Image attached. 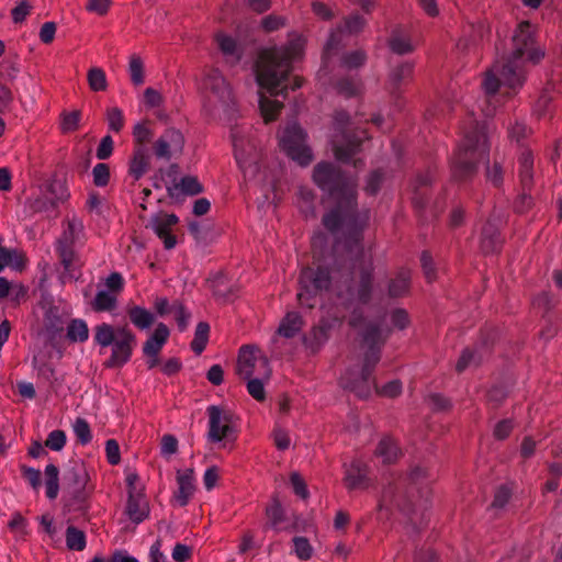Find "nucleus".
<instances>
[{
  "label": "nucleus",
  "mask_w": 562,
  "mask_h": 562,
  "mask_svg": "<svg viewBox=\"0 0 562 562\" xmlns=\"http://www.w3.org/2000/svg\"><path fill=\"white\" fill-rule=\"evenodd\" d=\"M91 305L95 312L112 311L116 306V297L106 291H99Z\"/></svg>",
  "instance_id": "40"
},
{
  "label": "nucleus",
  "mask_w": 562,
  "mask_h": 562,
  "mask_svg": "<svg viewBox=\"0 0 562 562\" xmlns=\"http://www.w3.org/2000/svg\"><path fill=\"white\" fill-rule=\"evenodd\" d=\"M294 551L300 560H308L312 557L313 548L305 537H295L293 539Z\"/></svg>",
  "instance_id": "54"
},
{
  "label": "nucleus",
  "mask_w": 562,
  "mask_h": 562,
  "mask_svg": "<svg viewBox=\"0 0 562 562\" xmlns=\"http://www.w3.org/2000/svg\"><path fill=\"white\" fill-rule=\"evenodd\" d=\"M259 350L255 346L245 345L239 349L236 373L239 378L246 380L255 374L261 375L268 380L271 375V369L267 357L257 356Z\"/></svg>",
  "instance_id": "11"
},
{
  "label": "nucleus",
  "mask_w": 562,
  "mask_h": 562,
  "mask_svg": "<svg viewBox=\"0 0 562 562\" xmlns=\"http://www.w3.org/2000/svg\"><path fill=\"white\" fill-rule=\"evenodd\" d=\"M149 156L143 146L135 148L133 157L130 162V175L135 179H140L148 170Z\"/></svg>",
  "instance_id": "26"
},
{
  "label": "nucleus",
  "mask_w": 562,
  "mask_h": 562,
  "mask_svg": "<svg viewBox=\"0 0 562 562\" xmlns=\"http://www.w3.org/2000/svg\"><path fill=\"white\" fill-rule=\"evenodd\" d=\"M383 175L379 170L371 172L368 177L367 184L364 188L366 192L371 195L376 194L378 191L380 190Z\"/></svg>",
  "instance_id": "63"
},
{
  "label": "nucleus",
  "mask_w": 562,
  "mask_h": 562,
  "mask_svg": "<svg viewBox=\"0 0 562 562\" xmlns=\"http://www.w3.org/2000/svg\"><path fill=\"white\" fill-rule=\"evenodd\" d=\"M66 544L69 550L82 551L86 548V535L75 526L66 530Z\"/></svg>",
  "instance_id": "38"
},
{
  "label": "nucleus",
  "mask_w": 562,
  "mask_h": 562,
  "mask_svg": "<svg viewBox=\"0 0 562 562\" xmlns=\"http://www.w3.org/2000/svg\"><path fill=\"white\" fill-rule=\"evenodd\" d=\"M177 223L178 217L175 214H157L150 221L151 228L164 241L166 249H172L177 244L176 236L170 233L171 227Z\"/></svg>",
  "instance_id": "18"
},
{
  "label": "nucleus",
  "mask_w": 562,
  "mask_h": 562,
  "mask_svg": "<svg viewBox=\"0 0 562 562\" xmlns=\"http://www.w3.org/2000/svg\"><path fill=\"white\" fill-rule=\"evenodd\" d=\"M128 71L131 75V81L135 86H140L144 83V64L139 56L132 55L128 64Z\"/></svg>",
  "instance_id": "41"
},
{
  "label": "nucleus",
  "mask_w": 562,
  "mask_h": 562,
  "mask_svg": "<svg viewBox=\"0 0 562 562\" xmlns=\"http://www.w3.org/2000/svg\"><path fill=\"white\" fill-rule=\"evenodd\" d=\"M114 148L113 138L110 135H105L100 140V144L97 148L95 156L100 160H105L111 157Z\"/></svg>",
  "instance_id": "58"
},
{
  "label": "nucleus",
  "mask_w": 562,
  "mask_h": 562,
  "mask_svg": "<svg viewBox=\"0 0 562 562\" xmlns=\"http://www.w3.org/2000/svg\"><path fill=\"white\" fill-rule=\"evenodd\" d=\"M302 52L303 41L300 37L291 40L285 46L263 49L256 61V80L259 87L270 95H285L292 61Z\"/></svg>",
  "instance_id": "3"
},
{
  "label": "nucleus",
  "mask_w": 562,
  "mask_h": 562,
  "mask_svg": "<svg viewBox=\"0 0 562 562\" xmlns=\"http://www.w3.org/2000/svg\"><path fill=\"white\" fill-rule=\"evenodd\" d=\"M285 25V19L283 16L270 14L261 20V26L266 32H273Z\"/></svg>",
  "instance_id": "61"
},
{
  "label": "nucleus",
  "mask_w": 562,
  "mask_h": 562,
  "mask_svg": "<svg viewBox=\"0 0 562 562\" xmlns=\"http://www.w3.org/2000/svg\"><path fill=\"white\" fill-rule=\"evenodd\" d=\"M106 458L110 464L115 465L121 461L120 446L115 439H109L105 442Z\"/></svg>",
  "instance_id": "62"
},
{
  "label": "nucleus",
  "mask_w": 562,
  "mask_h": 562,
  "mask_svg": "<svg viewBox=\"0 0 562 562\" xmlns=\"http://www.w3.org/2000/svg\"><path fill=\"white\" fill-rule=\"evenodd\" d=\"M432 181L430 173L419 175L416 179L415 187V196L413 198V203L416 207H424L426 202L423 199L424 193L422 192L423 188L429 186Z\"/></svg>",
  "instance_id": "49"
},
{
  "label": "nucleus",
  "mask_w": 562,
  "mask_h": 562,
  "mask_svg": "<svg viewBox=\"0 0 562 562\" xmlns=\"http://www.w3.org/2000/svg\"><path fill=\"white\" fill-rule=\"evenodd\" d=\"M204 88L209 92V101L218 104L224 111L234 104L229 85L217 69H211L204 78Z\"/></svg>",
  "instance_id": "13"
},
{
  "label": "nucleus",
  "mask_w": 562,
  "mask_h": 562,
  "mask_svg": "<svg viewBox=\"0 0 562 562\" xmlns=\"http://www.w3.org/2000/svg\"><path fill=\"white\" fill-rule=\"evenodd\" d=\"M44 191L49 195V199H52L56 206L69 196L66 184L57 179L50 180L44 187Z\"/></svg>",
  "instance_id": "33"
},
{
  "label": "nucleus",
  "mask_w": 562,
  "mask_h": 562,
  "mask_svg": "<svg viewBox=\"0 0 562 562\" xmlns=\"http://www.w3.org/2000/svg\"><path fill=\"white\" fill-rule=\"evenodd\" d=\"M209 415V432L207 439L211 442H220L228 438L233 431V415L229 411H225L218 406L212 405L207 407Z\"/></svg>",
  "instance_id": "14"
},
{
  "label": "nucleus",
  "mask_w": 562,
  "mask_h": 562,
  "mask_svg": "<svg viewBox=\"0 0 562 562\" xmlns=\"http://www.w3.org/2000/svg\"><path fill=\"white\" fill-rule=\"evenodd\" d=\"M127 315L132 324L138 329H147L154 324V315L146 308L133 305L127 308Z\"/></svg>",
  "instance_id": "28"
},
{
  "label": "nucleus",
  "mask_w": 562,
  "mask_h": 562,
  "mask_svg": "<svg viewBox=\"0 0 562 562\" xmlns=\"http://www.w3.org/2000/svg\"><path fill=\"white\" fill-rule=\"evenodd\" d=\"M518 176L524 191L533 187V156L530 150L524 149L518 158Z\"/></svg>",
  "instance_id": "22"
},
{
  "label": "nucleus",
  "mask_w": 562,
  "mask_h": 562,
  "mask_svg": "<svg viewBox=\"0 0 562 562\" xmlns=\"http://www.w3.org/2000/svg\"><path fill=\"white\" fill-rule=\"evenodd\" d=\"M23 477L29 481L34 490H38L42 485V473L40 470L23 465L21 468Z\"/></svg>",
  "instance_id": "60"
},
{
  "label": "nucleus",
  "mask_w": 562,
  "mask_h": 562,
  "mask_svg": "<svg viewBox=\"0 0 562 562\" xmlns=\"http://www.w3.org/2000/svg\"><path fill=\"white\" fill-rule=\"evenodd\" d=\"M368 481V467L361 460H353L345 465L344 483L349 491L366 488Z\"/></svg>",
  "instance_id": "19"
},
{
  "label": "nucleus",
  "mask_w": 562,
  "mask_h": 562,
  "mask_svg": "<svg viewBox=\"0 0 562 562\" xmlns=\"http://www.w3.org/2000/svg\"><path fill=\"white\" fill-rule=\"evenodd\" d=\"M366 23L361 15L352 14L345 19V29L350 34H357L363 30Z\"/></svg>",
  "instance_id": "59"
},
{
  "label": "nucleus",
  "mask_w": 562,
  "mask_h": 562,
  "mask_svg": "<svg viewBox=\"0 0 562 562\" xmlns=\"http://www.w3.org/2000/svg\"><path fill=\"white\" fill-rule=\"evenodd\" d=\"M207 283L210 289L212 290L214 296L217 300H222L223 302H228L236 296L237 288L234 284H231L226 277L222 273L216 274L212 279H207Z\"/></svg>",
  "instance_id": "24"
},
{
  "label": "nucleus",
  "mask_w": 562,
  "mask_h": 562,
  "mask_svg": "<svg viewBox=\"0 0 562 562\" xmlns=\"http://www.w3.org/2000/svg\"><path fill=\"white\" fill-rule=\"evenodd\" d=\"M490 153L485 123L472 121L464 132V137L459 146L452 162L451 176L456 181H468L477 171V165Z\"/></svg>",
  "instance_id": "5"
},
{
  "label": "nucleus",
  "mask_w": 562,
  "mask_h": 562,
  "mask_svg": "<svg viewBox=\"0 0 562 562\" xmlns=\"http://www.w3.org/2000/svg\"><path fill=\"white\" fill-rule=\"evenodd\" d=\"M87 80L89 88L94 91H104L108 87L106 76L102 68L92 67L88 70Z\"/></svg>",
  "instance_id": "37"
},
{
  "label": "nucleus",
  "mask_w": 562,
  "mask_h": 562,
  "mask_svg": "<svg viewBox=\"0 0 562 562\" xmlns=\"http://www.w3.org/2000/svg\"><path fill=\"white\" fill-rule=\"evenodd\" d=\"M303 321L299 313L289 312L281 321L278 334L285 338L294 337L302 328Z\"/></svg>",
  "instance_id": "27"
},
{
  "label": "nucleus",
  "mask_w": 562,
  "mask_h": 562,
  "mask_svg": "<svg viewBox=\"0 0 562 562\" xmlns=\"http://www.w3.org/2000/svg\"><path fill=\"white\" fill-rule=\"evenodd\" d=\"M74 432L81 445H87L92 439L90 426L85 418L79 417L75 420Z\"/></svg>",
  "instance_id": "48"
},
{
  "label": "nucleus",
  "mask_w": 562,
  "mask_h": 562,
  "mask_svg": "<svg viewBox=\"0 0 562 562\" xmlns=\"http://www.w3.org/2000/svg\"><path fill=\"white\" fill-rule=\"evenodd\" d=\"M390 333L391 329H383L379 323H367L362 339L368 350L364 353L361 371L348 370L340 380L344 389L353 392L360 398L370 396V376L381 359V349Z\"/></svg>",
  "instance_id": "4"
},
{
  "label": "nucleus",
  "mask_w": 562,
  "mask_h": 562,
  "mask_svg": "<svg viewBox=\"0 0 562 562\" xmlns=\"http://www.w3.org/2000/svg\"><path fill=\"white\" fill-rule=\"evenodd\" d=\"M282 106L281 102L271 100L263 93L259 94V109L266 123L276 120Z\"/></svg>",
  "instance_id": "31"
},
{
  "label": "nucleus",
  "mask_w": 562,
  "mask_h": 562,
  "mask_svg": "<svg viewBox=\"0 0 562 562\" xmlns=\"http://www.w3.org/2000/svg\"><path fill=\"white\" fill-rule=\"evenodd\" d=\"M105 120L111 132L120 133L124 128V115L122 110L117 106L106 109Z\"/></svg>",
  "instance_id": "39"
},
{
  "label": "nucleus",
  "mask_w": 562,
  "mask_h": 562,
  "mask_svg": "<svg viewBox=\"0 0 562 562\" xmlns=\"http://www.w3.org/2000/svg\"><path fill=\"white\" fill-rule=\"evenodd\" d=\"M60 116V128L64 133H70L78 130L81 119V112L79 110H75L72 112H63Z\"/></svg>",
  "instance_id": "45"
},
{
  "label": "nucleus",
  "mask_w": 562,
  "mask_h": 562,
  "mask_svg": "<svg viewBox=\"0 0 562 562\" xmlns=\"http://www.w3.org/2000/svg\"><path fill=\"white\" fill-rule=\"evenodd\" d=\"M336 89L339 94L351 98L359 93L360 83L352 78H341L337 81Z\"/></svg>",
  "instance_id": "46"
},
{
  "label": "nucleus",
  "mask_w": 562,
  "mask_h": 562,
  "mask_svg": "<svg viewBox=\"0 0 562 562\" xmlns=\"http://www.w3.org/2000/svg\"><path fill=\"white\" fill-rule=\"evenodd\" d=\"M94 341L101 348L111 347V356L103 363L108 369L122 368L127 363L137 344L136 336L127 326L114 327L106 323L94 327Z\"/></svg>",
  "instance_id": "7"
},
{
  "label": "nucleus",
  "mask_w": 562,
  "mask_h": 562,
  "mask_svg": "<svg viewBox=\"0 0 562 562\" xmlns=\"http://www.w3.org/2000/svg\"><path fill=\"white\" fill-rule=\"evenodd\" d=\"M427 476V470L416 465L406 477L389 484L382 492L380 509L395 507L406 515L414 513L417 505V494L427 493V486L424 485Z\"/></svg>",
  "instance_id": "6"
},
{
  "label": "nucleus",
  "mask_w": 562,
  "mask_h": 562,
  "mask_svg": "<svg viewBox=\"0 0 562 562\" xmlns=\"http://www.w3.org/2000/svg\"><path fill=\"white\" fill-rule=\"evenodd\" d=\"M178 491L175 494V498L181 507L189 503V499L194 493L193 484V470L187 469L183 472L178 471L177 474Z\"/></svg>",
  "instance_id": "23"
},
{
  "label": "nucleus",
  "mask_w": 562,
  "mask_h": 562,
  "mask_svg": "<svg viewBox=\"0 0 562 562\" xmlns=\"http://www.w3.org/2000/svg\"><path fill=\"white\" fill-rule=\"evenodd\" d=\"M167 191L170 198H178L180 194L196 195L203 192V186L196 177L186 176L179 182L175 181L173 184L167 186Z\"/></svg>",
  "instance_id": "21"
},
{
  "label": "nucleus",
  "mask_w": 562,
  "mask_h": 562,
  "mask_svg": "<svg viewBox=\"0 0 562 562\" xmlns=\"http://www.w3.org/2000/svg\"><path fill=\"white\" fill-rule=\"evenodd\" d=\"M280 146L286 155L301 166H307L312 159L311 148L306 145V134L296 123H289L280 136Z\"/></svg>",
  "instance_id": "10"
},
{
  "label": "nucleus",
  "mask_w": 562,
  "mask_h": 562,
  "mask_svg": "<svg viewBox=\"0 0 562 562\" xmlns=\"http://www.w3.org/2000/svg\"><path fill=\"white\" fill-rule=\"evenodd\" d=\"M172 313H175V317L178 324V328L180 331L186 330L191 314L187 312L181 302L175 301L171 305Z\"/></svg>",
  "instance_id": "52"
},
{
  "label": "nucleus",
  "mask_w": 562,
  "mask_h": 562,
  "mask_svg": "<svg viewBox=\"0 0 562 562\" xmlns=\"http://www.w3.org/2000/svg\"><path fill=\"white\" fill-rule=\"evenodd\" d=\"M209 334H210V325L205 322H200L196 325L194 338L191 341V349L196 355L202 353L203 350L205 349L206 344L209 341Z\"/></svg>",
  "instance_id": "32"
},
{
  "label": "nucleus",
  "mask_w": 562,
  "mask_h": 562,
  "mask_svg": "<svg viewBox=\"0 0 562 562\" xmlns=\"http://www.w3.org/2000/svg\"><path fill=\"white\" fill-rule=\"evenodd\" d=\"M375 454L382 458L384 463H393L400 456V448L392 438L385 437L379 442Z\"/></svg>",
  "instance_id": "30"
},
{
  "label": "nucleus",
  "mask_w": 562,
  "mask_h": 562,
  "mask_svg": "<svg viewBox=\"0 0 562 562\" xmlns=\"http://www.w3.org/2000/svg\"><path fill=\"white\" fill-rule=\"evenodd\" d=\"M372 387H374L379 394L387 396V397H395V396L400 395V393L402 391V384L400 381H391L387 384H385L381 390H379L374 382V379L371 375L370 376V391L372 390Z\"/></svg>",
  "instance_id": "53"
},
{
  "label": "nucleus",
  "mask_w": 562,
  "mask_h": 562,
  "mask_svg": "<svg viewBox=\"0 0 562 562\" xmlns=\"http://www.w3.org/2000/svg\"><path fill=\"white\" fill-rule=\"evenodd\" d=\"M389 44L392 52L398 55L408 54L413 50V46L409 41L398 35H393Z\"/></svg>",
  "instance_id": "57"
},
{
  "label": "nucleus",
  "mask_w": 562,
  "mask_h": 562,
  "mask_svg": "<svg viewBox=\"0 0 562 562\" xmlns=\"http://www.w3.org/2000/svg\"><path fill=\"white\" fill-rule=\"evenodd\" d=\"M89 337V329L85 321L71 319L67 327V338L72 341L83 342Z\"/></svg>",
  "instance_id": "34"
},
{
  "label": "nucleus",
  "mask_w": 562,
  "mask_h": 562,
  "mask_svg": "<svg viewBox=\"0 0 562 562\" xmlns=\"http://www.w3.org/2000/svg\"><path fill=\"white\" fill-rule=\"evenodd\" d=\"M88 473L83 464L74 463L69 467L64 475L66 487L72 494L74 499L77 503H83L86 501V485L88 482Z\"/></svg>",
  "instance_id": "17"
},
{
  "label": "nucleus",
  "mask_w": 562,
  "mask_h": 562,
  "mask_svg": "<svg viewBox=\"0 0 562 562\" xmlns=\"http://www.w3.org/2000/svg\"><path fill=\"white\" fill-rule=\"evenodd\" d=\"M411 273L408 270H401L389 283L387 294L390 297H401L408 292Z\"/></svg>",
  "instance_id": "29"
},
{
  "label": "nucleus",
  "mask_w": 562,
  "mask_h": 562,
  "mask_svg": "<svg viewBox=\"0 0 562 562\" xmlns=\"http://www.w3.org/2000/svg\"><path fill=\"white\" fill-rule=\"evenodd\" d=\"M162 456H171L178 451V439L173 435H164L160 441Z\"/></svg>",
  "instance_id": "64"
},
{
  "label": "nucleus",
  "mask_w": 562,
  "mask_h": 562,
  "mask_svg": "<svg viewBox=\"0 0 562 562\" xmlns=\"http://www.w3.org/2000/svg\"><path fill=\"white\" fill-rule=\"evenodd\" d=\"M503 239L496 226L487 222L482 229L481 249L484 254H494L501 250Z\"/></svg>",
  "instance_id": "25"
},
{
  "label": "nucleus",
  "mask_w": 562,
  "mask_h": 562,
  "mask_svg": "<svg viewBox=\"0 0 562 562\" xmlns=\"http://www.w3.org/2000/svg\"><path fill=\"white\" fill-rule=\"evenodd\" d=\"M266 515L272 527L284 520V512L277 496H273L271 503L267 506Z\"/></svg>",
  "instance_id": "44"
},
{
  "label": "nucleus",
  "mask_w": 562,
  "mask_h": 562,
  "mask_svg": "<svg viewBox=\"0 0 562 562\" xmlns=\"http://www.w3.org/2000/svg\"><path fill=\"white\" fill-rule=\"evenodd\" d=\"M29 206L34 213H52L57 209L44 189L38 196L29 201Z\"/></svg>",
  "instance_id": "36"
},
{
  "label": "nucleus",
  "mask_w": 562,
  "mask_h": 562,
  "mask_svg": "<svg viewBox=\"0 0 562 562\" xmlns=\"http://www.w3.org/2000/svg\"><path fill=\"white\" fill-rule=\"evenodd\" d=\"M488 351V344L486 340H484L481 345H476L474 346L473 348H465L457 364H456V370L461 373L463 372L467 368L471 367V366H479L484 357L486 356Z\"/></svg>",
  "instance_id": "20"
},
{
  "label": "nucleus",
  "mask_w": 562,
  "mask_h": 562,
  "mask_svg": "<svg viewBox=\"0 0 562 562\" xmlns=\"http://www.w3.org/2000/svg\"><path fill=\"white\" fill-rule=\"evenodd\" d=\"M216 42L224 55L235 57L236 60L240 58L237 43L233 37L227 36L225 34H218L216 36Z\"/></svg>",
  "instance_id": "43"
},
{
  "label": "nucleus",
  "mask_w": 562,
  "mask_h": 562,
  "mask_svg": "<svg viewBox=\"0 0 562 562\" xmlns=\"http://www.w3.org/2000/svg\"><path fill=\"white\" fill-rule=\"evenodd\" d=\"M83 231V224L77 218L68 221L67 228L57 240L56 251L64 272L60 276L63 282L77 280L80 276V260L74 250V244Z\"/></svg>",
  "instance_id": "8"
},
{
  "label": "nucleus",
  "mask_w": 562,
  "mask_h": 562,
  "mask_svg": "<svg viewBox=\"0 0 562 562\" xmlns=\"http://www.w3.org/2000/svg\"><path fill=\"white\" fill-rule=\"evenodd\" d=\"M413 64L403 63L393 69L391 78L394 86L398 87L403 81L408 79L413 74Z\"/></svg>",
  "instance_id": "55"
},
{
  "label": "nucleus",
  "mask_w": 562,
  "mask_h": 562,
  "mask_svg": "<svg viewBox=\"0 0 562 562\" xmlns=\"http://www.w3.org/2000/svg\"><path fill=\"white\" fill-rule=\"evenodd\" d=\"M183 147L184 137L176 128H167L153 146L155 156L166 160H169L173 155L181 154Z\"/></svg>",
  "instance_id": "16"
},
{
  "label": "nucleus",
  "mask_w": 562,
  "mask_h": 562,
  "mask_svg": "<svg viewBox=\"0 0 562 562\" xmlns=\"http://www.w3.org/2000/svg\"><path fill=\"white\" fill-rule=\"evenodd\" d=\"M137 482L138 475L136 473H130L126 476L128 498L125 507V514L135 524H139L145 520L149 514L148 502L143 490L137 486Z\"/></svg>",
  "instance_id": "12"
},
{
  "label": "nucleus",
  "mask_w": 562,
  "mask_h": 562,
  "mask_svg": "<svg viewBox=\"0 0 562 562\" xmlns=\"http://www.w3.org/2000/svg\"><path fill=\"white\" fill-rule=\"evenodd\" d=\"M232 137L235 158L239 165V168L246 178H255L259 170L258 155L251 153L255 147L248 144V149L246 147L245 138L239 136L237 132H233Z\"/></svg>",
  "instance_id": "15"
},
{
  "label": "nucleus",
  "mask_w": 562,
  "mask_h": 562,
  "mask_svg": "<svg viewBox=\"0 0 562 562\" xmlns=\"http://www.w3.org/2000/svg\"><path fill=\"white\" fill-rule=\"evenodd\" d=\"M266 378H262L261 375L246 379L247 382V391L248 393L257 401L262 402L266 400V392H265V385L263 380Z\"/></svg>",
  "instance_id": "47"
},
{
  "label": "nucleus",
  "mask_w": 562,
  "mask_h": 562,
  "mask_svg": "<svg viewBox=\"0 0 562 562\" xmlns=\"http://www.w3.org/2000/svg\"><path fill=\"white\" fill-rule=\"evenodd\" d=\"M314 182L328 194L334 206L323 216L324 226L336 235L340 246L358 268V279L347 274L337 279V271L317 266L301 271L297 293L299 303L313 308L316 295L323 292L334 294L345 307L355 302L366 305L371 301L373 291V265L364 262L362 233L369 220L367 211L357 207L356 183L340 168L330 162H319L314 167Z\"/></svg>",
  "instance_id": "1"
},
{
  "label": "nucleus",
  "mask_w": 562,
  "mask_h": 562,
  "mask_svg": "<svg viewBox=\"0 0 562 562\" xmlns=\"http://www.w3.org/2000/svg\"><path fill=\"white\" fill-rule=\"evenodd\" d=\"M543 56V50L536 43L535 27L529 21L520 22L512 37L510 53L496 60L486 72L483 81L486 94H495L499 86H506L513 90L520 88L525 81L526 63L537 64Z\"/></svg>",
  "instance_id": "2"
},
{
  "label": "nucleus",
  "mask_w": 562,
  "mask_h": 562,
  "mask_svg": "<svg viewBox=\"0 0 562 562\" xmlns=\"http://www.w3.org/2000/svg\"><path fill=\"white\" fill-rule=\"evenodd\" d=\"M93 183L95 187H105L110 181V167L108 164L99 162L92 170Z\"/></svg>",
  "instance_id": "50"
},
{
  "label": "nucleus",
  "mask_w": 562,
  "mask_h": 562,
  "mask_svg": "<svg viewBox=\"0 0 562 562\" xmlns=\"http://www.w3.org/2000/svg\"><path fill=\"white\" fill-rule=\"evenodd\" d=\"M367 54L362 49H357L342 55L341 66L347 69H357L364 65Z\"/></svg>",
  "instance_id": "42"
},
{
  "label": "nucleus",
  "mask_w": 562,
  "mask_h": 562,
  "mask_svg": "<svg viewBox=\"0 0 562 562\" xmlns=\"http://www.w3.org/2000/svg\"><path fill=\"white\" fill-rule=\"evenodd\" d=\"M66 445V434L63 430L49 432L45 446L54 451H60Z\"/></svg>",
  "instance_id": "56"
},
{
  "label": "nucleus",
  "mask_w": 562,
  "mask_h": 562,
  "mask_svg": "<svg viewBox=\"0 0 562 562\" xmlns=\"http://www.w3.org/2000/svg\"><path fill=\"white\" fill-rule=\"evenodd\" d=\"M350 115L345 110H337L334 114L335 130L341 134V139H334L335 157L348 162L350 158L360 150L363 140L367 138L364 131L349 132L347 130Z\"/></svg>",
  "instance_id": "9"
},
{
  "label": "nucleus",
  "mask_w": 562,
  "mask_h": 562,
  "mask_svg": "<svg viewBox=\"0 0 562 562\" xmlns=\"http://www.w3.org/2000/svg\"><path fill=\"white\" fill-rule=\"evenodd\" d=\"M341 38H342V29L341 27H337L330 32L329 37L324 47V57L325 58H328L333 53H335L339 48V46L341 44Z\"/></svg>",
  "instance_id": "51"
},
{
  "label": "nucleus",
  "mask_w": 562,
  "mask_h": 562,
  "mask_svg": "<svg viewBox=\"0 0 562 562\" xmlns=\"http://www.w3.org/2000/svg\"><path fill=\"white\" fill-rule=\"evenodd\" d=\"M45 475H46V496L49 499H55L58 495L59 491V483H58V475L59 470L54 464H48L45 468Z\"/></svg>",
  "instance_id": "35"
}]
</instances>
